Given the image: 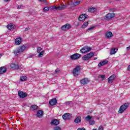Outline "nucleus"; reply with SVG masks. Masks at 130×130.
Here are the masks:
<instances>
[{
	"instance_id": "obj_1",
	"label": "nucleus",
	"mask_w": 130,
	"mask_h": 130,
	"mask_svg": "<svg viewBox=\"0 0 130 130\" xmlns=\"http://www.w3.org/2000/svg\"><path fill=\"white\" fill-rule=\"evenodd\" d=\"M80 72H81V67L78 66L73 69L72 73L74 77H77L80 74Z\"/></svg>"
},
{
	"instance_id": "obj_2",
	"label": "nucleus",
	"mask_w": 130,
	"mask_h": 130,
	"mask_svg": "<svg viewBox=\"0 0 130 130\" xmlns=\"http://www.w3.org/2000/svg\"><path fill=\"white\" fill-rule=\"evenodd\" d=\"M129 105V104H128L127 103L121 105L118 111L119 113H123V112H124V111H125V110H126V109L128 108Z\"/></svg>"
},
{
	"instance_id": "obj_3",
	"label": "nucleus",
	"mask_w": 130,
	"mask_h": 130,
	"mask_svg": "<svg viewBox=\"0 0 130 130\" xmlns=\"http://www.w3.org/2000/svg\"><path fill=\"white\" fill-rule=\"evenodd\" d=\"M26 49V46H22L18 48L16 50L14 51V53L15 55H18L19 53H21V52H23L24 50Z\"/></svg>"
},
{
	"instance_id": "obj_4",
	"label": "nucleus",
	"mask_w": 130,
	"mask_h": 130,
	"mask_svg": "<svg viewBox=\"0 0 130 130\" xmlns=\"http://www.w3.org/2000/svg\"><path fill=\"white\" fill-rule=\"evenodd\" d=\"M94 56L93 52H90L89 53L87 54L86 55H84L82 57L83 60H88L90 59L92 56Z\"/></svg>"
},
{
	"instance_id": "obj_5",
	"label": "nucleus",
	"mask_w": 130,
	"mask_h": 130,
	"mask_svg": "<svg viewBox=\"0 0 130 130\" xmlns=\"http://www.w3.org/2000/svg\"><path fill=\"white\" fill-rule=\"evenodd\" d=\"M91 49L92 48L91 47L85 46L80 50V51L81 53H86L89 52V51H91Z\"/></svg>"
},
{
	"instance_id": "obj_6",
	"label": "nucleus",
	"mask_w": 130,
	"mask_h": 130,
	"mask_svg": "<svg viewBox=\"0 0 130 130\" xmlns=\"http://www.w3.org/2000/svg\"><path fill=\"white\" fill-rule=\"evenodd\" d=\"M115 17V13H108L107 14L105 17V20H111L112 18H114Z\"/></svg>"
},
{
	"instance_id": "obj_7",
	"label": "nucleus",
	"mask_w": 130,
	"mask_h": 130,
	"mask_svg": "<svg viewBox=\"0 0 130 130\" xmlns=\"http://www.w3.org/2000/svg\"><path fill=\"white\" fill-rule=\"evenodd\" d=\"M80 57H81V54L79 53H75L70 56L71 59H73V60H76V59H79Z\"/></svg>"
},
{
	"instance_id": "obj_8",
	"label": "nucleus",
	"mask_w": 130,
	"mask_h": 130,
	"mask_svg": "<svg viewBox=\"0 0 130 130\" xmlns=\"http://www.w3.org/2000/svg\"><path fill=\"white\" fill-rule=\"evenodd\" d=\"M115 78H116V76L114 74H113L112 76H110L108 79V83L109 84H112L113 81L115 80Z\"/></svg>"
},
{
	"instance_id": "obj_9",
	"label": "nucleus",
	"mask_w": 130,
	"mask_h": 130,
	"mask_svg": "<svg viewBox=\"0 0 130 130\" xmlns=\"http://www.w3.org/2000/svg\"><path fill=\"white\" fill-rule=\"evenodd\" d=\"M62 117L64 120L71 119V114L70 113H66L62 116Z\"/></svg>"
},
{
	"instance_id": "obj_10",
	"label": "nucleus",
	"mask_w": 130,
	"mask_h": 130,
	"mask_svg": "<svg viewBox=\"0 0 130 130\" xmlns=\"http://www.w3.org/2000/svg\"><path fill=\"white\" fill-rule=\"evenodd\" d=\"M18 96H19L20 98H25V97H27V93L23 91H19Z\"/></svg>"
},
{
	"instance_id": "obj_11",
	"label": "nucleus",
	"mask_w": 130,
	"mask_h": 130,
	"mask_svg": "<svg viewBox=\"0 0 130 130\" xmlns=\"http://www.w3.org/2000/svg\"><path fill=\"white\" fill-rule=\"evenodd\" d=\"M71 25L70 24H65L61 27V29L63 31H67V30H69V29H71Z\"/></svg>"
},
{
	"instance_id": "obj_12",
	"label": "nucleus",
	"mask_w": 130,
	"mask_h": 130,
	"mask_svg": "<svg viewBox=\"0 0 130 130\" xmlns=\"http://www.w3.org/2000/svg\"><path fill=\"white\" fill-rule=\"evenodd\" d=\"M80 83L81 85H86L89 83V79L88 78H84L80 80Z\"/></svg>"
},
{
	"instance_id": "obj_13",
	"label": "nucleus",
	"mask_w": 130,
	"mask_h": 130,
	"mask_svg": "<svg viewBox=\"0 0 130 130\" xmlns=\"http://www.w3.org/2000/svg\"><path fill=\"white\" fill-rule=\"evenodd\" d=\"M108 63V60H104L103 61H101L98 64V67H99L100 68H101V67H103V66H105V64H107Z\"/></svg>"
},
{
	"instance_id": "obj_14",
	"label": "nucleus",
	"mask_w": 130,
	"mask_h": 130,
	"mask_svg": "<svg viewBox=\"0 0 130 130\" xmlns=\"http://www.w3.org/2000/svg\"><path fill=\"white\" fill-rule=\"evenodd\" d=\"M11 69H13V70H18L19 68V65L15 64V63H11L10 64Z\"/></svg>"
},
{
	"instance_id": "obj_15",
	"label": "nucleus",
	"mask_w": 130,
	"mask_h": 130,
	"mask_svg": "<svg viewBox=\"0 0 130 130\" xmlns=\"http://www.w3.org/2000/svg\"><path fill=\"white\" fill-rule=\"evenodd\" d=\"M57 103V101H56V99H53L49 101V104L51 106L55 105Z\"/></svg>"
},
{
	"instance_id": "obj_16",
	"label": "nucleus",
	"mask_w": 130,
	"mask_h": 130,
	"mask_svg": "<svg viewBox=\"0 0 130 130\" xmlns=\"http://www.w3.org/2000/svg\"><path fill=\"white\" fill-rule=\"evenodd\" d=\"M44 112L42 110H39L37 113V117H42L43 116Z\"/></svg>"
},
{
	"instance_id": "obj_17",
	"label": "nucleus",
	"mask_w": 130,
	"mask_h": 130,
	"mask_svg": "<svg viewBox=\"0 0 130 130\" xmlns=\"http://www.w3.org/2000/svg\"><path fill=\"white\" fill-rule=\"evenodd\" d=\"M81 121H82V118L81 117V116H78L76 117L74 120V122L75 123H80Z\"/></svg>"
},
{
	"instance_id": "obj_18",
	"label": "nucleus",
	"mask_w": 130,
	"mask_h": 130,
	"mask_svg": "<svg viewBox=\"0 0 130 130\" xmlns=\"http://www.w3.org/2000/svg\"><path fill=\"white\" fill-rule=\"evenodd\" d=\"M117 50L118 49L117 48H112L111 49V51H110V54L111 55H113V54H115V53H116V52H117Z\"/></svg>"
},
{
	"instance_id": "obj_19",
	"label": "nucleus",
	"mask_w": 130,
	"mask_h": 130,
	"mask_svg": "<svg viewBox=\"0 0 130 130\" xmlns=\"http://www.w3.org/2000/svg\"><path fill=\"white\" fill-rule=\"evenodd\" d=\"M59 124V122L58 121V120H57V119H54V120H52L51 122V124L54 125H57V124Z\"/></svg>"
},
{
	"instance_id": "obj_20",
	"label": "nucleus",
	"mask_w": 130,
	"mask_h": 130,
	"mask_svg": "<svg viewBox=\"0 0 130 130\" xmlns=\"http://www.w3.org/2000/svg\"><path fill=\"white\" fill-rule=\"evenodd\" d=\"M7 72V68L5 67H1L0 68V75H3V74H5Z\"/></svg>"
},
{
	"instance_id": "obj_21",
	"label": "nucleus",
	"mask_w": 130,
	"mask_h": 130,
	"mask_svg": "<svg viewBox=\"0 0 130 130\" xmlns=\"http://www.w3.org/2000/svg\"><path fill=\"white\" fill-rule=\"evenodd\" d=\"M86 18H87L86 14H82L79 16V20L80 21H84Z\"/></svg>"
},
{
	"instance_id": "obj_22",
	"label": "nucleus",
	"mask_w": 130,
	"mask_h": 130,
	"mask_svg": "<svg viewBox=\"0 0 130 130\" xmlns=\"http://www.w3.org/2000/svg\"><path fill=\"white\" fill-rule=\"evenodd\" d=\"M21 42H22V39L21 38H18L15 39V43L17 45L21 44Z\"/></svg>"
},
{
	"instance_id": "obj_23",
	"label": "nucleus",
	"mask_w": 130,
	"mask_h": 130,
	"mask_svg": "<svg viewBox=\"0 0 130 130\" xmlns=\"http://www.w3.org/2000/svg\"><path fill=\"white\" fill-rule=\"evenodd\" d=\"M57 10L58 11H62V10H64L66 9V6L65 5H60L59 6H57Z\"/></svg>"
},
{
	"instance_id": "obj_24",
	"label": "nucleus",
	"mask_w": 130,
	"mask_h": 130,
	"mask_svg": "<svg viewBox=\"0 0 130 130\" xmlns=\"http://www.w3.org/2000/svg\"><path fill=\"white\" fill-rule=\"evenodd\" d=\"M112 36H113V34H112L111 31H108L106 33V37L107 38H110V37H112Z\"/></svg>"
},
{
	"instance_id": "obj_25",
	"label": "nucleus",
	"mask_w": 130,
	"mask_h": 130,
	"mask_svg": "<svg viewBox=\"0 0 130 130\" xmlns=\"http://www.w3.org/2000/svg\"><path fill=\"white\" fill-rule=\"evenodd\" d=\"M7 28L8 29V30H13L15 27L13 24L10 23L7 26Z\"/></svg>"
},
{
	"instance_id": "obj_26",
	"label": "nucleus",
	"mask_w": 130,
	"mask_h": 130,
	"mask_svg": "<svg viewBox=\"0 0 130 130\" xmlns=\"http://www.w3.org/2000/svg\"><path fill=\"white\" fill-rule=\"evenodd\" d=\"M88 13H95V12H96V8L94 7L89 8L88 9Z\"/></svg>"
},
{
	"instance_id": "obj_27",
	"label": "nucleus",
	"mask_w": 130,
	"mask_h": 130,
	"mask_svg": "<svg viewBox=\"0 0 130 130\" xmlns=\"http://www.w3.org/2000/svg\"><path fill=\"white\" fill-rule=\"evenodd\" d=\"M89 25L88 22H85L82 25L81 28H87V26Z\"/></svg>"
},
{
	"instance_id": "obj_28",
	"label": "nucleus",
	"mask_w": 130,
	"mask_h": 130,
	"mask_svg": "<svg viewBox=\"0 0 130 130\" xmlns=\"http://www.w3.org/2000/svg\"><path fill=\"white\" fill-rule=\"evenodd\" d=\"M44 55V51H42L41 52H39L38 55L39 57H42Z\"/></svg>"
},
{
	"instance_id": "obj_29",
	"label": "nucleus",
	"mask_w": 130,
	"mask_h": 130,
	"mask_svg": "<svg viewBox=\"0 0 130 130\" xmlns=\"http://www.w3.org/2000/svg\"><path fill=\"white\" fill-rule=\"evenodd\" d=\"M30 108L32 110H36L37 108H38V107L37 105H32L31 106Z\"/></svg>"
},
{
	"instance_id": "obj_30",
	"label": "nucleus",
	"mask_w": 130,
	"mask_h": 130,
	"mask_svg": "<svg viewBox=\"0 0 130 130\" xmlns=\"http://www.w3.org/2000/svg\"><path fill=\"white\" fill-rule=\"evenodd\" d=\"M90 119H92V117L90 115L85 117V120H87V121H90Z\"/></svg>"
},
{
	"instance_id": "obj_31",
	"label": "nucleus",
	"mask_w": 130,
	"mask_h": 130,
	"mask_svg": "<svg viewBox=\"0 0 130 130\" xmlns=\"http://www.w3.org/2000/svg\"><path fill=\"white\" fill-rule=\"evenodd\" d=\"M26 80H27V77L26 76L20 77V81H22L23 82L24 81H26Z\"/></svg>"
},
{
	"instance_id": "obj_32",
	"label": "nucleus",
	"mask_w": 130,
	"mask_h": 130,
	"mask_svg": "<svg viewBox=\"0 0 130 130\" xmlns=\"http://www.w3.org/2000/svg\"><path fill=\"white\" fill-rule=\"evenodd\" d=\"M80 3H81L80 1H76L75 2H74L73 5L75 6H79V5H80Z\"/></svg>"
},
{
	"instance_id": "obj_33",
	"label": "nucleus",
	"mask_w": 130,
	"mask_h": 130,
	"mask_svg": "<svg viewBox=\"0 0 130 130\" xmlns=\"http://www.w3.org/2000/svg\"><path fill=\"white\" fill-rule=\"evenodd\" d=\"M99 78L102 79V80L104 81L105 79V75H100Z\"/></svg>"
},
{
	"instance_id": "obj_34",
	"label": "nucleus",
	"mask_w": 130,
	"mask_h": 130,
	"mask_svg": "<svg viewBox=\"0 0 130 130\" xmlns=\"http://www.w3.org/2000/svg\"><path fill=\"white\" fill-rule=\"evenodd\" d=\"M24 68V66H23V65H19L18 66V68L17 69V70H18V71H20V70H22Z\"/></svg>"
},
{
	"instance_id": "obj_35",
	"label": "nucleus",
	"mask_w": 130,
	"mask_h": 130,
	"mask_svg": "<svg viewBox=\"0 0 130 130\" xmlns=\"http://www.w3.org/2000/svg\"><path fill=\"white\" fill-rule=\"evenodd\" d=\"M94 29V26H92L91 27H89L87 29V31L88 32H91V31H92V30H93Z\"/></svg>"
},
{
	"instance_id": "obj_36",
	"label": "nucleus",
	"mask_w": 130,
	"mask_h": 130,
	"mask_svg": "<svg viewBox=\"0 0 130 130\" xmlns=\"http://www.w3.org/2000/svg\"><path fill=\"white\" fill-rule=\"evenodd\" d=\"M42 51V48L41 47H38L37 49V52L39 53V52H41Z\"/></svg>"
},
{
	"instance_id": "obj_37",
	"label": "nucleus",
	"mask_w": 130,
	"mask_h": 130,
	"mask_svg": "<svg viewBox=\"0 0 130 130\" xmlns=\"http://www.w3.org/2000/svg\"><path fill=\"white\" fill-rule=\"evenodd\" d=\"M44 11L45 12H48V11H49V7H45L44 8Z\"/></svg>"
},
{
	"instance_id": "obj_38",
	"label": "nucleus",
	"mask_w": 130,
	"mask_h": 130,
	"mask_svg": "<svg viewBox=\"0 0 130 130\" xmlns=\"http://www.w3.org/2000/svg\"><path fill=\"white\" fill-rule=\"evenodd\" d=\"M109 11H110V13H111L112 12H115V11H116V9H115V8H112V9H110L109 10Z\"/></svg>"
},
{
	"instance_id": "obj_39",
	"label": "nucleus",
	"mask_w": 130,
	"mask_h": 130,
	"mask_svg": "<svg viewBox=\"0 0 130 130\" xmlns=\"http://www.w3.org/2000/svg\"><path fill=\"white\" fill-rule=\"evenodd\" d=\"M89 124L90 125H93L95 124V121H90Z\"/></svg>"
},
{
	"instance_id": "obj_40",
	"label": "nucleus",
	"mask_w": 130,
	"mask_h": 130,
	"mask_svg": "<svg viewBox=\"0 0 130 130\" xmlns=\"http://www.w3.org/2000/svg\"><path fill=\"white\" fill-rule=\"evenodd\" d=\"M54 130H61V128H60V127L59 126H56L54 128Z\"/></svg>"
},
{
	"instance_id": "obj_41",
	"label": "nucleus",
	"mask_w": 130,
	"mask_h": 130,
	"mask_svg": "<svg viewBox=\"0 0 130 130\" xmlns=\"http://www.w3.org/2000/svg\"><path fill=\"white\" fill-rule=\"evenodd\" d=\"M51 8L52 10H57V6H52Z\"/></svg>"
},
{
	"instance_id": "obj_42",
	"label": "nucleus",
	"mask_w": 130,
	"mask_h": 130,
	"mask_svg": "<svg viewBox=\"0 0 130 130\" xmlns=\"http://www.w3.org/2000/svg\"><path fill=\"white\" fill-rule=\"evenodd\" d=\"M59 73V69H57L55 70V74H58Z\"/></svg>"
},
{
	"instance_id": "obj_43",
	"label": "nucleus",
	"mask_w": 130,
	"mask_h": 130,
	"mask_svg": "<svg viewBox=\"0 0 130 130\" xmlns=\"http://www.w3.org/2000/svg\"><path fill=\"white\" fill-rule=\"evenodd\" d=\"M103 129H104V128H103V126H100L99 127L98 130H103Z\"/></svg>"
},
{
	"instance_id": "obj_44",
	"label": "nucleus",
	"mask_w": 130,
	"mask_h": 130,
	"mask_svg": "<svg viewBox=\"0 0 130 130\" xmlns=\"http://www.w3.org/2000/svg\"><path fill=\"white\" fill-rule=\"evenodd\" d=\"M17 9H23V6H22V5L18 6Z\"/></svg>"
},
{
	"instance_id": "obj_45",
	"label": "nucleus",
	"mask_w": 130,
	"mask_h": 130,
	"mask_svg": "<svg viewBox=\"0 0 130 130\" xmlns=\"http://www.w3.org/2000/svg\"><path fill=\"white\" fill-rule=\"evenodd\" d=\"M77 130H86V129L84 127L79 128Z\"/></svg>"
},
{
	"instance_id": "obj_46",
	"label": "nucleus",
	"mask_w": 130,
	"mask_h": 130,
	"mask_svg": "<svg viewBox=\"0 0 130 130\" xmlns=\"http://www.w3.org/2000/svg\"><path fill=\"white\" fill-rule=\"evenodd\" d=\"M127 50H130V45L126 48Z\"/></svg>"
},
{
	"instance_id": "obj_47",
	"label": "nucleus",
	"mask_w": 130,
	"mask_h": 130,
	"mask_svg": "<svg viewBox=\"0 0 130 130\" xmlns=\"http://www.w3.org/2000/svg\"><path fill=\"white\" fill-rule=\"evenodd\" d=\"M66 104H70V103H71V102H70V101L66 102Z\"/></svg>"
},
{
	"instance_id": "obj_48",
	"label": "nucleus",
	"mask_w": 130,
	"mask_h": 130,
	"mask_svg": "<svg viewBox=\"0 0 130 130\" xmlns=\"http://www.w3.org/2000/svg\"><path fill=\"white\" fill-rule=\"evenodd\" d=\"M29 27L28 28H26L25 29V31H28L29 30Z\"/></svg>"
},
{
	"instance_id": "obj_49",
	"label": "nucleus",
	"mask_w": 130,
	"mask_h": 130,
	"mask_svg": "<svg viewBox=\"0 0 130 130\" xmlns=\"http://www.w3.org/2000/svg\"><path fill=\"white\" fill-rule=\"evenodd\" d=\"M10 0H4V2H6V3H7V2H9L10 1Z\"/></svg>"
},
{
	"instance_id": "obj_50",
	"label": "nucleus",
	"mask_w": 130,
	"mask_h": 130,
	"mask_svg": "<svg viewBox=\"0 0 130 130\" xmlns=\"http://www.w3.org/2000/svg\"><path fill=\"white\" fill-rule=\"evenodd\" d=\"M2 56H3V54H0V58H1Z\"/></svg>"
},
{
	"instance_id": "obj_51",
	"label": "nucleus",
	"mask_w": 130,
	"mask_h": 130,
	"mask_svg": "<svg viewBox=\"0 0 130 130\" xmlns=\"http://www.w3.org/2000/svg\"><path fill=\"white\" fill-rule=\"evenodd\" d=\"M94 60H96V59H97V57H94Z\"/></svg>"
},
{
	"instance_id": "obj_52",
	"label": "nucleus",
	"mask_w": 130,
	"mask_h": 130,
	"mask_svg": "<svg viewBox=\"0 0 130 130\" xmlns=\"http://www.w3.org/2000/svg\"><path fill=\"white\" fill-rule=\"evenodd\" d=\"M39 2H42L43 0H39Z\"/></svg>"
},
{
	"instance_id": "obj_53",
	"label": "nucleus",
	"mask_w": 130,
	"mask_h": 130,
	"mask_svg": "<svg viewBox=\"0 0 130 130\" xmlns=\"http://www.w3.org/2000/svg\"><path fill=\"white\" fill-rule=\"evenodd\" d=\"M92 130H97V129H92Z\"/></svg>"
},
{
	"instance_id": "obj_54",
	"label": "nucleus",
	"mask_w": 130,
	"mask_h": 130,
	"mask_svg": "<svg viewBox=\"0 0 130 130\" xmlns=\"http://www.w3.org/2000/svg\"><path fill=\"white\" fill-rule=\"evenodd\" d=\"M116 1H119V0H116Z\"/></svg>"
},
{
	"instance_id": "obj_55",
	"label": "nucleus",
	"mask_w": 130,
	"mask_h": 130,
	"mask_svg": "<svg viewBox=\"0 0 130 130\" xmlns=\"http://www.w3.org/2000/svg\"><path fill=\"white\" fill-rule=\"evenodd\" d=\"M45 2H46V1L45 0Z\"/></svg>"
}]
</instances>
